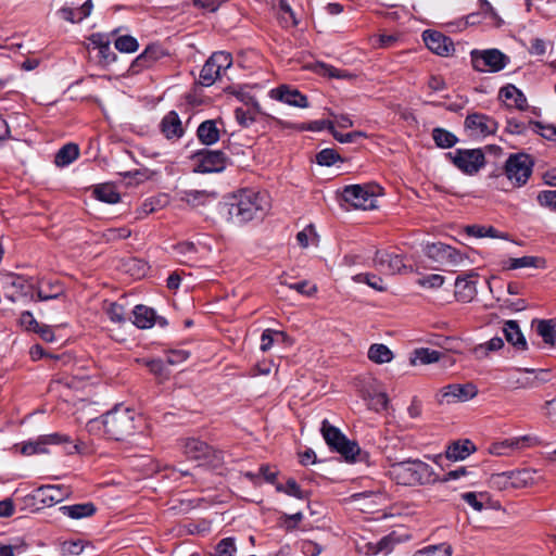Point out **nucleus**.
I'll return each instance as SVG.
<instances>
[{
	"mask_svg": "<svg viewBox=\"0 0 556 556\" xmlns=\"http://www.w3.org/2000/svg\"><path fill=\"white\" fill-rule=\"evenodd\" d=\"M528 437H518L506 439L500 442H494L490 445L489 452L490 454L502 456L508 455L509 451L519 450L523 446V443L528 441Z\"/></svg>",
	"mask_w": 556,
	"mask_h": 556,
	"instance_id": "obj_25",
	"label": "nucleus"
},
{
	"mask_svg": "<svg viewBox=\"0 0 556 556\" xmlns=\"http://www.w3.org/2000/svg\"><path fill=\"white\" fill-rule=\"evenodd\" d=\"M236 553L237 547L235 544V539L225 538L217 543L215 552L211 556H235Z\"/></svg>",
	"mask_w": 556,
	"mask_h": 556,
	"instance_id": "obj_44",
	"label": "nucleus"
},
{
	"mask_svg": "<svg viewBox=\"0 0 556 556\" xmlns=\"http://www.w3.org/2000/svg\"><path fill=\"white\" fill-rule=\"evenodd\" d=\"M166 53L159 45H151L148 46L144 51L136 58L134 61V66L137 67H149L154 62L159 61L163 56H165Z\"/></svg>",
	"mask_w": 556,
	"mask_h": 556,
	"instance_id": "obj_29",
	"label": "nucleus"
},
{
	"mask_svg": "<svg viewBox=\"0 0 556 556\" xmlns=\"http://www.w3.org/2000/svg\"><path fill=\"white\" fill-rule=\"evenodd\" d=\"M199 140L206 146L214 144L219 140V130L214 121H205L200 124L197 130Z\"/></svg>",
	"mask_w": 556,
	"mask_h": 556,
	"instance_id": "obj_30",
	"label": "nucleus"
},
{
	"mask_svg": "<svg viewBox=\"0 0 556 556\" xmlns=\"http://www.w3.org/2000/svg\"><path fill=\"white\" fill-rule=\"evenodd\" d=\"M541 260L535 256H522V257H513L507 262L508 269H518L526 267H539V263Z\"/></svg>",
	"mask_w": 556,
	"mask_h": 556,
	"instance_id": "obj_45",
	"label": "nucleus"
},
{
	"mask_svg": "<svg viewBox=\"0 0 556 556\" xmlns=\"http://www.w3.org/2000/svg\"><path fill=\"white\" fill-rule=\"evenodd\" d=\"M184 453L188 458L195 460H205L207 464L216 466L223 460V453L214 451L205 442L198 439H187L184 444Z\"/></svg>",
	"mask_w": 556,
	"mask_h": 556,
	"instance_id": "obj_10",
	"label": "nucleus"
},
{
	"mask_svg": "<svg viewBox=\"0 0 556 556\" xmlns=\"http://www.w3.org/2000/svg\"><path fill=\"white\" fill-rule=\"evenodd\" d=\"M533 160L526 153L509 155L505 163V176L513 187H522L532 174Z\"/></svg>",
	"mask_w": 556,
	"mask_h": 556,
	"instance_id": "obj_6",
	"label": "nucleus"
},
{
	"mask_svg": "<svg viewBox=\"0 0 556 556\" xmlns=\"http://www.w3.org/2000/svg\"><path fill=\"white\" fill-rule=\"evenodd\" d=\"M389 404V399L386 393H376L371 396L369 406L376 412H381L387 409Z\"/></svg>",
	"mask_w": 556,
	"mask_h": 556,
	"instance_id": "obj_59",
	"label": "nucleus"
},
{
	"mask_svg": "<svg viewBox=\"0 0 556 556\" xmlns=\"http://www.w3.org/2000/svg\"><path fill=\"white\" fill-rule=\"evenodd\" d=\"M478 394L473 383L448 384L442 389V399L447 403L466 402Z\"/></svg>",
	"mask_w": 556,
	"mask_h": 556,
	"instance_id": "obj_17",
	"label": "nucleus"
},
{
	"mask_svg": "<svg viewBox=\"0 0 556 556\" xmlns=\"http://www.w3.org/2000/svg\"><path fill=\"white\" fill-rule=\"evenodd\" d=\"M504 345L502 338L494 337L484 344H480L473 349V354L477 358H484L489 352L498 351Z\"/></svg>",
	"mask_w": 556,
	"mask_h": 556,
	"instance_id": "obj_38",
	"label": "nucleus"
},
{
	"mask_svg": "<svg viewBox=\"0 0 556 556\" xmlns=\"http://www.w3.org/2000/svg\"><path fill=\"white\" fill-rule=\"evenodd\" d=\"M375 266L386 274H399L405 265L400 255L387 251H377L374 258Z\"/></svg>",
	"mask_w": 556,
	"mask_h": 556,
	"instance_id": "obj_18",
	"label": "nucleus"
},
{
	"mask_svg": "<svg viewBox=\"0 0 556 556\" xmlns=\"http://www.w3.org/2000/svg\"><path fill=\"white\" fill-rule=\"evenodd\" d=\"M162 132L166 138H179L182 136L184 130L178 114L174 111L164 116L161 123Z\"/></svg>",
	"mask_w": 556,
	"mask_h": 556,
	"instance_id": "obj_27",
	"label": "nucleus"
},
{
	"mask_svg": "<svg viewBox=\"0 0 556 556\" xmlns=\"http://www.w3.org/2000/svg\"><path fill=\"white\" fill-rule=\"evenodd\" d=\"M280 283L288 286L290 289L295 290L300 294L307 295V296L313 295L317 291L316 287L311 286L309 282L306 280L295 282V283H287L286 280L281 279Z\"/></svg>",
	"mask_w": 556,
	"mask_h": 556,
	"instance_id": "obj_51",
	"label": "nucleus"
},
{
	"mask_svg": "<svg viewBox=\"0 0 556 556\" xmlns=\"http://www.w3.org/2000/svg\"><path fill=\"white\" fill-rule=\"evenodd\" d=\"M367 355L371 362L377 364L389 363L393 358L391 350L387 345L378 343L370 345Z\"/></svg>",
	"mask_w": 556,
	"mask_h": 556,
	"instance_id": "obj_34",
	"label": "nucleus"
},
{
	"mask_svg": "<svg viewBox=\"0 0 556 556\" xmlns=\"http://www.w3.org/2000/svg\"><path fill=\"white\" fill-rule=\"evenodd\" d=\"M475 451L476 446L470 440H458L447 446L445 456L447 459L457 462L467 458Z\"/></svg>",
	"mask_w": 556,
	"mask_h": 556,
	"instance_id": "obj_21",
	"label": "nucleus"
},
{
	"mask_svg": "<svg viewBox=\"0 0 556 556\" xmlns=\"http://www.w3.org/2000/svg\"><path fill=\"white\" fill-rule=\"evenodd\" d=\"M422 39L427 48L438 55L450 56L455 51L452 39L440 31L425 30Z\"/></svg>",
	"mask_w": 556,
	"mask_h": 556,
	"instance_id": "obj_14",
	"label": "nucleus"
},
{
	"mask_svg": "<svg viewBox=\"0 0 556 556\" xmlns=\"http://www.w3.org/2000/svg\"><path fill=\"white\" fill-rule=\"evenodd\" d=\"M532 371L523 370L518 371L517 375H513L508 379V384L513 388H532L536 386V378H532L529 375Z\"/></svg>",
	"mask_w": 556,
	"mask_h": 556,
	"instance_id": "obj_37",
	"label": "nucleus"
},
{
	"mask_svg": "<svg viewBox=\"0 0 556 556\" xmlns=\"http://www.w3.org/2000/svg\"><path fill=\"white\" fill-rule=\"evenodd\" d=\"M452 546L448 544H440L428 546L424 549L417 551L414 556H451Z\"/></svg>",
	"mask_w": 556,
	"mask_h": 556,
	"instance_id": "obj_46",
	"label": "nucleus"
},
{
	"mask_svg": "<svg viewBox=\"0 0 556 556\" xmlns=\"http://www.w3.org/2000/svg\"><path fill=\"white\" fill-rule=\"evenodd\" d=\"M20 325L27 331H36L40 326L38 321L35 319L33 314L28 311L23 312L20 317Z\"/></svg>",
	"mask_w": 556,
	"mask_h": 556,
	"instance_id": "obj_58",
	"label": "nucleus"
},
{
	"mask_svg": "<svg viewBox=\"0 0 556 556\" xmlns=\"http://www.w3.org/2000/svg\"><path fill=\"white\" fill-rule=\"evenodd\" d=\"M432 137L437 146L444 149L451 148L457 142L455 135L442 128H435Z\"/></svg>",
	"mask_w": 556,
	"mask_h": 556,
	"instance_id": "obj_39",
	"label": "nucleus"
},
{
	"mask_svg": "<svg viewBox=\"0 0 556 556\" xmlns=\"http://www.w3.org/2000/svg\"><path fill=\"white\" fill-rule=\"evenodd\" d=\"M381 194L382 188L377 184L350 185L342 190L343 200L359 210L376 208Z\"/></svg>",
	"mask_w": 556,
	"mask_h": 556,
	"instance_id": "obj_5",
	"label": "nucleus"
},
{
	"mask_svg": "<svg viewBox=\"0 0 556 556\" xmlns=\"http://www.w3.org/2000/svg\"><path fill=\"white\" fill-rule=\"evenodd\" d=\"M4 296L12 302L17 301L22 296H30L34 299L33 286L21 276L9 275L3 279Z\"/></svg>",
	"mask_w": 556,
	"mask_h": 556,
	"instance_id": "obj_15",
	"label": "nucleus"
},
{
	"mask_svg": "<svg viewBox=\"0 0 556 556\" xmlns=\"http://www.w3.org/2000/svg\"><path fill=\"white\" fill-rule=\"evenodd\" d=\"M277 489L278 491H282L286 494L294 496L296 498L305 497V493L301 490L300 485L293 479L288 480L286 485H279Z\"/></svg>",
	"mask_w": 556,
	"mask_h": 556,
	"instance_id": "obj_55",
	"label": "nucleus"
},
{
	"mask_svg": "<svg viewBox=\"0 0 556 556\" xmlns=\"http://www.w3.org/2000/svg\"><path fill=\"white\" fill-rule=\"evenodd\" d=\"M232 64L231 54L225 51L213 53L203 65L199 81L203 86H212L222 73L229 68Z\"/></svg>",
	"mask_w": 556,
	"mask_h": 556,
	"instance_id": "obj_8",
	"label": "nucleus"
},
{
	"mask_svg": "<svg viewBox=\"0 0 556 556\" xmlns=\"http://www.w3.org/2000/svg\"><path fill=\"white\" fill-rule=\"evenodd\" d=\"M195 172L218 173L225 169L227 159L222 151L203 149L194 154Z\"/></svg>",
	"mask_w": 556,
	"mask_h": 556,
	"instance_id": "obj_11",
	"label": "nucleus"
},
{
	"mask_svg": "<svg viewBox=\"0 0 556 556\" xmlns=\"http://www.w3.org/2000/svg\"><path fill=\"white\" fill-rule=\"evenodd\" d=\"M270 203L266 193L254 190H241L226 203L228 220L244 224L262 218L269 210Z\"/></svg>",
	"mask_w": 556,
	"mask_h": 556,
	"instance_id": "obj_1",
	"label": "nucleus"
},
{
	"mask_svg": "<svg viewBox=\"0 0 556 556\" xmlns=\"http://www.w3.org/2000/svg\"><path fill=\"white\" fill-rule=\"evenodd\" d=\"M301 552L305 556H318L323 552V547L313 541H303L301 543Z\"/></svg>",
	"mask_w": 556,
	"mask_h": 556,
	"instance_id": "obj_62",
	"label": "nucleus"
},
{
	"mask_svg": "<svg viewBox=\"0 0 556 556\" xmlns=\"http://www.w3.org/2000/svg\"><path fill=\"white\" fill-rule=\"evenodd\" d=\"M258 113H255L251 109H243V108H237L235 110V116L238 123L242 126H250L256 118V115Z\"/></svg>",
	"mask_w": 556,
	"mask_h": 556,
	"instance_id": "obj_49",
	"label": "nucleus"
},
{
	"mask_svg": "<svg viewBox=\"0 0 556 556\" xmlns=\"http://www.w3.org/2000/svg\"><path fill=\"white\" fill-rule=\"evenodd\" d=\"M206 197V192L195 190L186 192L185 199L189 204L198 205L203 204Z\"/></svg>",
	"mask_w": 556,
	"mask_h": 556,
	"instance_id": "obj_64",
	"label": "nucleus"
},
{
	"mask_svg": "<svg viewBox=\"0 0 556 556\" xmlns=\"http://www.w3.org/2000/svg\"><path fill=\"white\" fill-rule=\"evenodd\" d=\"M538 202L542 206L556 211V190H545L538 194Z\"/></svg>",
	"mask_w": 556,
	"mask_h": 556,
	"instance_id": "obj_56",
	"label": "nucleus"
},
{
	"mask_svg": "<svg viewBox=\"0 0 556 556\" xmlns=\"http://www.w3.org/2000/svg\"><path fill=\"white\" fill-rule=\"evenodd\" d=\"M453 164L467 175L477 174L485 163L481 149H457L447 153Z\"/></svg>",
	"mask_w": 556,
	"mask_h": 556,
	"instance_id": "obj_9",
	"label": "nucleus"
},
{
	"mask_svg": "<svg viewBox=\"0 0 556 556\" xmlns=\"http://www.w3.org/2000/svg\"><path fill=\"white\" fill-rule=\"evenodd\" d=\"M465 129L470 137H486L497 130V123L482 113H471L465 119Z\"/></svg>",
	"mask_w": 556,
	"mask_h": 556,
	"instance_id": "obj_13",
	"label": "nucleus"
},
{
	"mask_svg": "<svg viewBox=\"0 0 556 556\" xmlns=\"http://www.w3.org/2000/svg\"><path fill=\"white\" fill-rule=\"evenodd\" d=\"M426 254L444 266L455 267L464 262V255L460 252L441 242L427 245Z\"/></svg>",
	"mask_w": 556,
	"mask_h": 556,
	"instance_id": "obj_12",
	"label": "nucleus"
},
{
	"mask_svg": "<svg viewBox=\"0 0 556 556\" xmlns=\"http://www.w3.org/2000/svg\"><path fill=\"white\" fill-rule=\"evenodd\" d=\"M105 313L109 316L110 320L117 324L125 323V308L122 304L113 302L109 303L105 307Z\"/></svg>",
	"mask_w": 556,
	"mask_h": 556,
	"instance_id": "obj_47",
	"label": "nucleus"
},
{
	"mask_svg": "<svg viewBox=\"0 0 556 556\" xmlns=\"http://www.w3.org/2000/svg\"><path fill=\"white\" fill-rule=\"evenodd\" d=\"M97 507L92 502L72 504V519H83L96 514Z\"/></svg>",
	"mask_w": 556,
	"mask_h": 556,
	"instance_id": "obj_41",
	"label": "nucleus"
},
{
	"mask_svg": "<svg viewBox=\"0 0 556 556\" xmlns=\"http://www.w3.org/2000/svg\"><path fill=\"white\" fill-rule=\"evenodd\" d=\"M93 195L96 199L109 204H115L121 200L119 193L112 184H101L96 186L93 189Z\"/></svg>",
	"mask_w": 556,
	"mask_h": 556,
	"instance_id": "obj_32",
	"label": "nucleus"
},
{
	"mask_svg": "<svg viewBox=\"0 0 556 556\" xmlns=\"http://www.w3.org/2000/svg\"><path fill=\"white\" fill-rule=\"evenodd\" d=\"M63 292V288L59 285L58 281L55 282H45L40 283L37 288V298L40 301H47L50 299L58 298Z\"/></svg>",
	"mask_w": 556,
	"mask_h": 556,
	"instance_id": "obj_36",
	"label": "nucleus"
},
{
	"mask_svg": "<svg viewBox=\"0 0 556 556\" xmlns=\"http://www.w3.org/2000/svg\"><path fill=\"white\" fill-rule=\"evenodd\" d=\"M275 337H285V332L271 329H266L263 331L261 336V350L263 352L268 351L274 342H276Z\"/></svg>",
	"mask_w": 556,
	"mask_h": 556,
	"instance_id": "obj_50",
	"label": "nucleus"
},
{
	"mask_svg": "<svg viewBox=\"0 0 556 556\" xmlns=\"http://www.w3.org/2000/svg\"><path fill=\"white\" fill-rule=\"evenodd\" d=\"M339 159V154L332 149H324L316 155V162L321 166H331Z\"/></svg>",
	"mask_w": 556,
	"mask_h": 556,
	"instance_id": "obj_48",
	"label": "nucleus"
},
{
	"mask_svg": "<svg viewBox=\"0 0 556 556\" xmlns=\"http://www.w3.org/2000/svg\"><path fill=\"white\" fill-rule=\"evenodd\" d=\"M89 431L103 427L108 438L121 441L135 433L136 413L128 408L116 407L99 418H90L88 421Z\"/></svg>",
	"mask_w": 556,
	"mask_h": 556,
	"instance_id": "obj_2",
	"label": "nucleus"
},
{
	"mask_svg": "<svg viewBox=\"0 0 556 556\" xmlns=\"http://www.w3.org/2000/svg\"><path fill=\"white\" fill-rule=\"evenodd\" d=\"M538 333L546 344L553 345L556 338V330L551 319L540 320L536 326Z\"/></svg>",
	"mask_w": 556,
	"mask_h": 556,
	"instance_id": "obj_40",
	"label": "nucleus"
},
{
	"mask_svg": "<svg viewBox=\"0 0 556 556\" xmlns=\"http://www.w3.org/2000/svg\"><path fill=\"white\" fill-rule=\"evenodd\" d=\"M115 48L122 53H132L139 48L137 39L129 35L119 36L115 39Z\"/></svg>",
	"mask_w": 556,
	"mask_h": 556,
	"instance_id": "obj_42",
	"label": "nucleus"
},
{
	"mask_svg": "<svg viewBox=\"0 0 556 556\" xmlns=\"http://www.w3.org/2000/svg\"><path fill=\"white\" fill-rule=\"evenodd\" d=\"M92 8V1L86 0L78 9L72 10V23L81 22L84 18L88 17Z\"/></svg>",
	"mask_w": 556,
	"mask_h": 556,
	"instance_id": "obj_53",
	"label": "nucleus"
},
{
	"mask_svg": "<svg viewBox=\"0 0 556 556\" xmlns=\"http://www.w3.org/2000/svg\"><path fill=\"white\" fill-rule=\"evenodd\" d=\"M389 475L402 485H424L438 481L433 468L420 459L394 463L389 468Z\"/></svg>",
	"mask_w": 556,
	"mask_h": 556,
	"instance_id": "obj_3",
	"label": "nucleus"
},
{
	"mask_svg": "<svg viewBox=\"0 0 556 556\" xmlns=\"http://www.w3.org/2000/svg\"><path fill=\"white\" fill-rule=\"evenodd\" d=\"M401 542L400 536L392 532L383 538H381L376 544H369L368 551L372 554L378 553H390L396 544Z\"/></svg>",
	"mask_w": 556,
	"mask_h": 556,
	"instance_id": "obj_33",
	"label": "nucleus"
},
{
	"mask_svg": "<svg viewBox=\"0 0 556 556\" xmlns=\"http://www.w3.org/2000/svg\"><path fill=\"white\" fill-rule=\"evenodd\" d=\"M62 441H66V439L62 440L58 433L41 435L36 440L25 442L21 447V453L26 456L48 453L47 445L59 444Z\"/></svg>",
	"mask_w": 556,
	"mask_h": 556,
	"instance_id": "obj_19",
	"label": "nucleus"
},
{
	"mask_svg": "<svg viewBox=\"0 0 556 556\" xmlns=\"http://www.w3.org/2000/svg\"><path fill=\"white\" fill-rule=\"evenodd\" d=\"M110 38L103 34H93L89 38L88 48L97 49L102 61L111 63L115 61V54L110 47Z\"/></svg>",
	"mask_w": 556,
	"mask_h": 556,
	"instance_id": "obj_22",
	"label": "nucleus"
},
{
	"mask_svg": "<svg viewBox=\"0 0 556 556\" xmlns=\"http://www.w3.org/2000/svg\"><path fill=\"white\" fill-rule=\"evenodd\" d=\"M535 130L547 140H556V127L553 125H543L540 122L534 124Z\"/></svg>",
	"mask_w": 556,
	"mask_h": 556,
	"instance_id": "obj_61",
	"label": "nucleus"
},
{
	"mask_svg": "<svg viewBox=\"0 0 556 556\" xmlns=\"http://www.w3.org/2000/svg\"><path fill=\"white\" fill-rule=\"evenodd\" d=\"M475 276V274L457 276L455 280V296L458 301L467 303L476 296L477 282L472 279Z\"/></svg>",
	"mask_w": 556,
	"mask_h": 556,
	"instance_id": "obj_20",
	"label": "nucleus"
},
{
	"mask_svg": "<svg viewBox=\"0 0 556 556\" xmlns=\"http://www.w3.org/2000/svg\"><path fill=\"white\" fill-rule=\"evenodd\" d=\"M300 130H311V131H320L324 129H328L330 132L333 129V122L331 121H314L308 124H302L298 127Z\"/></svg>",
	"mask_w": 556,
	"mask_h": 556,
	"instance_id": "obj_54",
	"label": "nucleus"
},
{
	"mask_svg": "<svg viewBox=\"0 0 556 556\" xmlns=\"http://www.w3.org/2000/svg\"><path fill=\"white\" fill-rule=\"evenodd\" d=\"M470 58L472 67L483 73H497L509 63V58L498 49L472 50Z\"/></svg>",
	"mask_w": 556,
	"mask_h": 556,
	"instance_id": "obj_7",
	"label": "nucleus"
},
{
	"mask_svg": "<svg viewBox=\"0 0 556 556\" xmlns=\"http://www.w3.org/2000/svg\"><path fill=\"white\" fill-rule=\"evenodd\" d=\"M189 352L186 350H172L167 353L166 362L168 365H178L189 357Z\"/></svg>",
	"mask_w": 556,
	"mask_h": 556,
	"instance_id": "obj_60",
	"label": "nucleus"
},
{
	"mask_svg": "<svg viewBox=\"0 0 556 556\" xmlns=\"http://www.w3.org/2000/svg\"><path fill=\"white\" fill-rule=\"evenodd\" d=\"M417 283L424 288L435 289L440 288L444 283V277L439 274H431L422 278H419L417 280Z\"/></svg>",
	"mask_w": 556,
	"mask_h": 556,
	"instance_id": "obj_52",
	"label": "nucleus"
},
{
	"mask_svg": "<svg viewBox=\"0 0 556 556\" xmlns=\"http://www.w3.org/2000/svg\"><path fill=\"white\" fill-rule=\"evenodd\" d=\"M131 231L126 227L109 228L104 231V238L109 241L126 239L130 237Z\"/></svg>",
	"mask_w": 556,
	"mask_h": 556,
	"instance_id": "obj_57",
	"label": "nucleus"
},
{
	"mask_svg": "<svg viewBox=\"0 0 556 556\" xmlns=\"http://www.w3.org/2000/svg\"><path fill=\"white\" fill-rule=\"evenodd\" d=\"M442 353L437 350L430 349H418L415 351V358L412 361L413 364L418 361L421 364H432L440 361Z\"/></svg>",
	"mask_w": 556,
	"mask_h": 556,
	"instance_id": "obj_43",
	"label": "nucleus"
},
{
	"mask_svg": "<svg viewBox=\"0 0 556 556\" xmlns=\"http://www.w3.org/2000/svg\"><path fill=\"white\" fill-rule=\"evenodd\" d=\"M534 475L535 471H531L530 469H520L503 473V476H506L510 480L514 488L532 485L534 483Z\"/></svg>",
	"mask_w": 556,
	"mask_h": 556,
	"instance_id": "obj_31",
	"label": "nucleus"
},
{
	"mask_svg": "<svg viewBox=\"0 0 556 556\" xmlns=\"http://www.w3.org/2000/svg\"><path fill=\"white\" fill-rule=\"evenodd\" d=\"M55 165L63 167L70 164V143H65L55 155Z\"/></svg>",
	"mask_w": 556,
	"mask_h": 556,
	"instance_id": "obj_63",
	"label": "nucleus"
},
{
	"mask_svg": "<svg viewBox=\"0 0 556 556\" xmlns=\"http://www.w3.org/2000/svg\"><path fill=\"white\" fill-rule=\"evenodd\" d=\"M67 495V490L62 489L59 485H45L39 488L37 491V496L47 505L58 504Z\"/></svg>",
	"mask_w": 556,
	"mask_h": 556,
	"instance_id": "obj_28",
	"label": "nucleus"
},
{
	"mask_svg": "<svg viewBox=\"0 0 556 556\" xmlns=\"http://www.w3.org/2000/svg\"><path fill=\"white\" fill-rule=\"evenodd\" d=\"M500 97L503 98L510 108L523 111L528 106L526 96L514 85H507L501 88Z\"/></svg>",
	"mask_w": 556,
	"mask_h": 556,
	"instance_id": "obj_23",
	"label": "nucleus"
},
{
	"mask_svg": "<svg viewBox=\"0 0 556 556\" xmlns=\"http://www.w3.org/2000/svg\"><path fill=\"white\" fill-rule=\"evenodd\" d=\"M132 316L134 325L140 329H149L156 324L155 312L146 305L135 306L132 309Z\"/></svg>",
	"mask_w": 556,
	"mask_h": 556,
	"instance_id": "obj_24",
	"label": "nucleus"
},
{
	"mask_svg": "<svg viewBox=\"0 0 556 556\" xmlns=\"http://www.w3.org/2000/svg\"><path fill=\"white\" fill-rule=\"evenodd\" d=\"M269 97L295 108L305 109L309 106L306 96L302 94L298 89L291 88L287 85H281L271 89L269 91Z\"/></svg>",
	"mask_w": 556,
	"mask_h": 556,
	"instance_id": "obj_16",
	"label": "nucleus"
},
{
	"mask_svg": "<svg viewBox=\"0 0 556 556\" xmlns=\"http://www.w3.org/2000/svg\"><path fill=\"white\" fill-rule=\"evenodd\" d=\"M320 431L327 445L341 454L346 462L355 463L365 458L366 454L362 452L358 444L349 440L339 428L330 425L327 419L323 420Z\"/></svg>",
	"mask_w": 556,
	"mask_h": 556,
	"instance_id": "obj_4",
	"label": "nucleus"
},
{
	"mask_svg": "<svg viewBox=\"0 0 556 556\" xmlns=\"http://www.w3.org/2000/svg\"><path fill=\"white\" fill-rule=\"evenodd\" d=\"M505 338L508 343L514 345L517 350L525 351L527 350V341L515 320H508L505 323L503 328Z\"/></svg>",
	"mask_w": 556,
	"mask_h": 556,
	"instance_id": "obj_26",
	"label": "nucleus"
},
{
	"mask_svg": "<svg viewBox=\"0 0 556 556\" xmlns=\"http://www.w3.org/2000/svg\"><path fill=\"white\" fill-rule=\"evenodd\" d=\"M166 200L163 197H152L146 199L140 207L137 210V218H144L160 208L164 207Z\"/></svg>",
	"mask_w": 556,
	"mask_h": 556,
	"instance_id": "obj_35",
	"label": "nucleus"
}]
</instances>
